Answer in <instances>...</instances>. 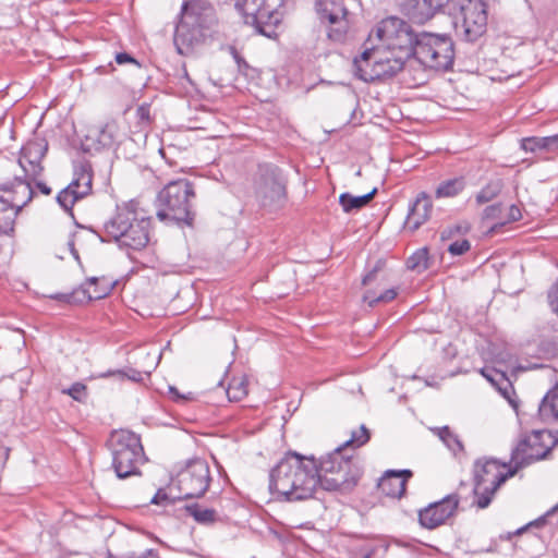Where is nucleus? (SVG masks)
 <instances>
[{
    "label": "nucleus",
    "instance_id": "obj_8",
    "mask_svg": "<svg viewBox=\"0 0 558 558\" xmlns=\"http://www.w3.org/2000/svg\"><path fill=\"white\" fill-rule=\"evenodd\" d=\"M35 180L23 173L0 182V233L10 234L14 231L19 213L34 196L32 181Z\"/></svg>",
    "mask_w": 558,
    "mask_h": 558
},
{
    "label": "nucleus",
    "instance_id": "obj_30",
    "mask_svg": "<svg viewBox=\"0 0 558 558\" xmlns=\"http://www.w3.org/2000/svg\"><path fill=\"white\" fill-rule=\"evenodd\" d=\"M465 186L466 182L463 177L445 180L437 186L435 196L437 198L454 197L459 195L465 189Z\"/></svg>",
    "mask_w": 558,
    "mask_h": 558
},
{
    "label": "nucleus",
    "instance_id": "obj_40",
    "mask_svg": "<svg viewBox=\"0 0 558 558\" xmlns=\"http://www.w3.org/2000/svg\"><path fill=\"white\" fill-rule=\"evenodd\" d=\"M546 136L527 137L521 141V148L525 151L546 150Z\"/></svg>",
    "mask_w": 558,
    "mask_h": 558
},
{
    "label": "nucleus",
    "instance_id": "obj_29",
    "mask_svg": "<svg viewBox=\"0 0 558 558\" xmlns=\"http://www.w3.org/2000/svg\"><path fill=\"white\" fill-rule=\"evenodd\" d=\"M184 500L180 492L177 490L173 478L167 487L159 488L150 499V504L157 506H170L177 501Z\"/></svg>",
    "mask_w": 558,
    "mask_h": 558
},
{
    "label": "nucleus",
    "instance_id": "obj_5",
    "mask_svg": "<svg viewBox=\"0 0 558 558\" xmlns=\"http://www.w3.org/2000/svg\"><path fill=\"white\" fill-rule=\"evenodd\" d=\"M195 197L194 186L186 179L169 182L157 195V217L177 223L192 226L195 213L191 199Z\"/></svg>",
    "mask_w": 558,
    "mask_h": 558
},
{
    "label": "nucleus",
    "instance_id": "obj_42",
    "mask_svg": "<svg viewBox=\"0 0 558 558\" xmlns=\"http://www.w3.org/2000/svg\"><path fill=\"white\" fill-rule=\"evenodd\" d=\"M504 206L501 203H496L484 208L482 214L483 220H504L502 217Z\"/></svg>",
    "mask_w": 558,
    "mask_h": 558
},
{
    "label": "nucleus",
    "instance_id": "obj_6",
    "mask_svg": "<svg viewBox=\"0 0 558 558\" xmlns=\"http://www.w3.org/2000/svg\"><path fill=\"white\" fill-rule=\"evenodd\" d=\"M497 459H478L473 465V505L478 509L487 508L498 488L518 473V468L509 466Z\"/></svg>",
    "mask_w": 558,
    "mask_h": 558
},
{
    "label": "nucleus",
    "instance_id": "obj_17",
    "mask_svg": "<svg viewBox=\"0 0 558 558\" xmlns=\"http://www.w3.org/2000/svg\"><path fill=\"white\" fill-rule=\"evenodd\" d=\"M450 0H397L400 11L415 23L423 24L445 11Z\"/></svg>",
    "mask_w": 558,
    "mask_h": 558
},
{
    "label": "nucleus",
    "instance_id": "obj_7",
    "mask_svg": "<svg viewBox=\"0 0 558 558\" xmlns=\"http://www.w3.org/2000/svg\"><path fill=\"white\" fill-rule=\"evenodd\" d=\"M116 475L123 480L140 475L138 464L145 461L141 438L129 429L113 430L107 441Z\"/></svg>",
    "mask_w": 558,
    "mask_h": 558
},
{
    "label": "nucleus",
    "instance_id": "obj_37",
    "mask_svg": "<svg viewBox=\"0 0 558 558\" xmlns=\"http://www.w3.org/2000/svg\"><path fill=\"white\" fill-rule=\"evenodd\" d=\"M480 373L483 377H485L493 386L501 390V385L507 384L510 385L505 372L496 369L494 367H483L480 369Z\"/></svg>",
    "mask_w": 558,
    "mask_h": 558
},
{
    "label": "nucleus",
    "instance_id": "obj_51",
    "mask_svg": "<svg viewBox=\"0 0 558 558\" xmlns=\"http://www.w3.org/2000/svg\"><path fill=\"white\" fill-rule=\"evenodd\" d=\"M37 187L45 195H49L51 193V189L44 182H37Z\"/></svg>",
    "mask_w": 558,
    "mask_h": 558
},
{
    "label": "nucleus",
    "instance_id": "obj_44",
    "mask_svg": "<svg viewBox=\"0 0 558 558\" xmlns=\"http://www.w3.org/2000/svg\"><path fill=\"white\" fill-rule=\"evenodd\" d=\"M471 248L469 240L463 239L454 241L448 246V252L453 256H460L466 253Z\"/></svg>",
    "mask_w": 558,
    "mask_h": 558
},
{
    "label": "nucleus",
    "instance_id": "obj_1",
    "mask_svg": "<svg viewBox=\"0 0 558 558\" xmlns=\"http://www.w3.org/2000/svg\"><path fill=\"white\" fill-rule=\"evenodd\" d=\"M360 477V468L339 450L323 457L318 465L314 459L290 451L271 469L269 490L281 500L302 501L312 498L318 485L328 492L348 494Z\"/></svg>",
    "mask_w": 558,
    "mask_h": 558
},
{
    "label": "nucleus",
    "instance_id": "obj_9",
    "mask_svg": "<svg viewBox=\"0 0 558 558\" xmlns=\"http://www.w3.org/2000/svg\"><path fill=\"white\" fill-rule=\"evenodd\" d=\"M412 56L423 65L434 70H449L454 60V45L450 36L422 33L416 34L410 25Z\"/></svg>",
    "mask_w": 558,
    "mask_h": 558
},
{
    "label": "nucleus",
    "instance_id": "obj_47",
    "mask_svg": "<svg viewBox=\"0 0 558 558\" xmlns=\"http://www.w3.org/2000/svg\"><path fill=\"white\" fill-rule=\"evenodd\" d=\"M114 59L118 64L132 63L137 66H141L140 62L128 52H119L116 54Z\"/></svg>",
    "mask_w": 558,
    "mask_h": 558
},
{
    "label": "nucleus",
    "instance_id": "obj_50",
    "mask_svg": "<svg viewBox=\"0 0 558 558\" xmlns=\"http://www.w3.org/2000/svg\"><path fill=\"white\" fill-rule=\"evenodd\" d=\"M169 392L172 395L173 400L175 401H184L187 400V398L183 395H181L175 387L170 386Z\"/></svg>",
    "mask_w": 558,
    "mask_h": 558
},
{
    "label": "nucleus",
    "instance_id": "obj_31",
    "mask_svg": "<svg viewBox=\"0 0 558 558\" xmlns=\"http://www.w3.org/2000/svg\"><path fill=\"white\" fill-rule=\"evenodd\" d=\"M185 509L201 524H213L217 521V512L214 509L203 508L198 504L187 505Z\"/></svg>",
    "mask_w": 558,
    "mask_h": 558
},
{
    "label": "nucleus",
    "instance_id": "obj_28",
    "mask_svg": "<svg viewBox=\"0 0 558 558\" xmlns=\"http://www.w3.org/2000/svg\"><path fill=\"white\" fill-rule=\"evenodd\" d=\"M376 193V187H374L369 193L361 196H353L350 193H342L339 196V203L344 213H351L353 210L365 207L374 198Z\"/></svg>",
    "mask_w": 558,
    "mask_h": 558
},
{
    "label": "nucleus",
    "instance_id": "obj_55",
    "mask_svg": "<svg viewBox=\"0 0 558 558\" xmlns=\"http://www.w3.org/2000/svg\"><path fill=\"white\" fill-rule=\"evenodd\" d=\"M523 530H524V527H522V529H518V530H517V532H515V534H520V533H522V532H523Z\"/></svg>",
    "mask_w": 558,
    "mask_h": 558
},
{
    "label": "nucleus",
    "instance_id": "obj_11",
    "mask_svg": "<svg viewBox=\"0 0 558 558\" xmlns=\"http://www.w3.org/2000/svg\"><path fill=\"white\" fill-rule=\"evenodd\" d=\"M254 194L264 208L276 210L287 202V179L282 170L274 163H262L254 174Z\"/></svg>",
    "mask_w": 558,
    "mask_h": 558
},
{
    "label": "nucleus",
    "instance_id": "obj_48",
    "mask_svg": "<svg viewBox=\"0 0 558 558\" xmlns=\"http://www.w3.org/2000/svg\"><path fill=\"white\" fill-rule=\"evenodd\" d=\"M545 144H546L547 151H557L558 150V133L550 135V136H546Z\"/></svg>",
    "mask_w": 558,
    "mask_h": 558
},
{
    "label": "nucleus",
    "instance_id": "obj_34",
    "mask_svg": "<svg viewBox=\"0 0 558 558\" xmlns=\"http://www.w3.org/2000/svg\"><path fill=\"white\" fill-rule=\"evenodd\" d=\"M439 438L444 441V444L448 447L450 451L454 454L463 451L462 441L459 437L448 427L442 426L435 429Z\"/></svg>",
    "mask_w": 558,
    "mask_h": 558
},
{
    "label": "nucleus",
    "instance_id": "obj_2",
    "mask_svg": "<svg viewBox=\"0 0 558 558\" xmlns=\"http://www.w3.org/2000/svg\"><path fill=\"white\" fill-rule=\"evenodd\" d=\"M375 34L381 45L365 49L353 60L354 75L366 83L393 77L412 57L410 24L397 16L384 19Z\"/></svg>",
    "mask_w": 558,
    "mask_h": 558
},
{
    "label": "nucleus",
    "instance_id": "obj_56",
    "mask_svg": "<svg viewBox=\"0 0 558 558\" xmlns=\"http://www.w3.org/2000/svg\"><path fill=\"white\" fill-rule=\"evenodd\" d=\"M364 558H371V555H369V554H367Z\"/></svg>",
    "mask_w": 558,
    "mask_h": 558
},
{
    "label": "nucleus",
    "instance_id": "obj_19",
    "mask_svg": "<svg viewBox=\"0 0 558 558\" xmlns=\"http://www.w3.org/2000/svg\"><path fill=\"white\" fill-rule=\"evenodd\" d=\"M180 20L208 31L216 22L215 9L207 0H187L182 4Z\"/></svg>",
    "mask_w": 558,
    "mask_h": 558
},
{
    "label": "nucleus",
    "instance_id": "obj_26",
    "mask_svg": "<svg viewBox=\"0 0 558 558\" xmlns=\"http://www.w3.org/2000/svg\"><path fill=\"white\" fill-rule=\"evenodd\" d=\"M538 417L546 424H558V384L543 397L538 405Z\"/></svg>",
    "mask_w": 558,
    "mask_h": 558
},
{
    "label": "nucleus",
    "instance_id": "obj_33",
    "mask_svg": "<svg viewBox=\"0 0 558 558\" xmlns=\"http://www.w3.org/2000/svg\"><path fill=\"white\" fill-rule=\"evenodd\" d=\"M430 266L427 247L416 250L407 260V267L418 274L425 271Z\"/></svg>",
    "mask_w": 558,
    "mask_h": 558
},
{
    "label": "nucleus",
    "instance_id": "obj_22",
    "mask_svg": "<svg viewBox=\"0 0 558 558\" xmlns=\"http://www.w3.org/2000/svg\"><path fill=\"white\" fill-rule=\"evenodd\" d=\"M205 36L206 31L180 20L175 26L173 44L178 53L187 56L203 43Z\"/></svg>",
    "mask_w": 558,
    "mask_h": 558
},
{
    "label": "nucleus",
    "instance_id": "obj_57",
    "mask_svg": "<svg viewBox=\"0 0 558 558\" xmlns=\"http://www.w3.org/2000/svg\"><path fill=\"white\" fill-rule=\"evenodd\" d=\"M107 558H116V557H113V556H111V555H110V556H108Z\"/></svg>",
    "mask_w": 558,
    "mask_h": 558
},
{
    "label": "nucleus",
    "instance_id": "obj_12",
    "mask_svg": "<svg viewBox=\"0 0 558 558\" xmlns=\"http://www.w3.org/2000/svg\"><path fill=\"white\" fill-rule=\"evenodd\" d=\"M447 8L465 40L475 41L486 32L487 5L483 0H450Z\"/></svg>",
    "mask_w": 558,
    "mask_h": 558
},
{
    "label": "nucleus",
    "instance_id": "obj_16",
    "mask_svg": "<svg viewBox=\"0 0 558 558\" xmlns=\"http://www.w3.org/2000/svg\"><path fill=\"white\" fill-rule=\"evenodd\" d=\"M458 505V495H448L440 501L430 504L426 508L420 510L418 521L423 527L428 530L436 529L444 524L446 520L454 513Z\"/></svg>",
    "mask_w": 558,
    "mask_h": 558
},
{
    "label": "nucleus",
    "instance_id": "obj_13",
    "mask_svg": "<svg viewBox=\"0 0 558 558\" xmlns=\"http://www.w3.org/2000/svg\"><path fill=\"white\" fill-rule=\"evenodd\" d=\"M173 481L184 500L201 498L211 483L209 465L204 459H192L178 472Z\"/></svg>",
    "mask_w": 558,
    "mask_h": 558
},
{
    "label": "nucleus",
    "instance_id": "obj_32",
    "mask_svg": "<svg viewBox=\"0 0 558 558\" xmlns=\"http://www.w3.org/2000/svg\"><path fill=\"white\" fill-rule=\"evenodd\" d=\"M504 183L500 179L490 180L481 191L476 194L475 201L478 205L488 203L496 198L502 191Z\"/></svg>",
    "mask_w": 558,
    "mask_h": 558
},
{
    "label": "nucleus",
    "instance_id": "obj_39",
    "mask_svg": "<svg viewBox=\"0 0 558 558\" xmlns=\"http://www.w3.org/2000/svg\"><path fill=\"white\" fill-rule=\"evenodd\" d=\"M117 376L120 379L128 378L132 381L143 380V373L134 368L109 371L102 375V377Z\"/></svg>",
    "mask_w": 558,
    "mask_h": 558
},
{
    "label": "nucleus",
    "instance_id": "obj_20",
    "mask_svg": "<svg viewBox=\"0 0 558 558\" xmlns=\"http://www.w3.org/2000/svg\"><path fill=\"white\" fill-rule=\"evenodd\" d=\"M384 267L385 260L378 259L374 267L362 279V284L367 288L363 295V300L369 307H374L381 303H389L398 295V291L395 288L387 289L379 294L371 288L374 282H381L385 279Z\"/></svg>",
    "mask_w": 558,
    "mask_h": 558
},
{
    "label": "nucleus",
    "instance_id": "obj_21",
    "mask_svg": "<svg viewBox=\"0 0 558 558\" xmlns=\"http://www.w3.org/2000/svg\"><path fill=\"white\" fill-rule=\"evenodd\" d=\"M47 149V143L39 140L29 141L21 148L19 165L26 177L32 179L40 177L44 170L40 162Z\"/></svg>",
    "mask_w": 558,
    "mask_h": 558
},
{
    "label": "nucleus",
    "instance_id": "obj_45",
    "mask_svg": "<svg viewBox=\"0 0 558 558\" xmlns=\"http://www.w3.org/2000/svg\"><path fill=\"white\" fill-rule=\"evenodd\" d=\"M231 53H232V57L234 59V61L236 62L238 64V69L239 71L248 76L250 75V72L253 71V69L251 68V65L245 61V59L236 51L235 48H231Z\"/></svg>",
    "mask_w": 558,
    "mask_h": 558
},
{
    "label": "nucleus",
    "instance_id": "obj_3",
    "mask_svg": "<svg viewBox=\"0 0 558 558\" xmlns=\"http://www.w3.org/2000/svg\"><path fill=\"white\" fill-rule=\"evenodd\" d=\"M150 223V217L132 201L117 207L116 214L104 223V233L120 247L138 251L149 242Z\"/></svg>",
    "mask_w": 558,
    "mask_h": 558
},
{
    "label": "nucleus",
    "instance_id": "obj_35",
    "mask_svg": "<svg viewBox=\"0 0 558 558\" xmlns=\"http://www.w3.org/2000/svg\"><path fill=\"white\" fill-rule=\"evenodd\" d=\"M98 281L97 277H90L83 284V293L87 300H99L109 293L110 289L108 287H98Z\"/></svg>",
    "mask_w": 558,
    "mask_h": 558
},
{
    "label": "nucleus",
    "instance_id": "obj_27",
    "mask_svg": "<svg viewBox=\"0 0 558 558\" xmlns=\"http://www.w3.org/2000/svg\"><path fill=\"white\" fill-rule=\"evenodd\" d=\"M369 439L371 432L364 424H362L357 429L352 430L350 438L345 440L342 445L337 447L335 450H339L340 454L343 458L351 459L359 468H361L355 456H347L343 453V451L348 449H357L367 444ZM360 470L362 471V469Z\"/></svg>",
    "mask_w": 558,
    "mask_h": 558
},
{
    "label": "nucleus",
    "instance_id": "obj_41",
    "mask_svg": "<svg viewBox=\"0 0 558 558\" xmlns=\"http://www.w3.org/2000/svg\"><path fill=\"white\" fill-rule=\"evenodd\" d=\"M87 388L82 383H74L71 387L63 389L62 393L69 395L75 401L84 402L87 398Z\"/></svg>",
    "mask_w": 558,
    "mask_h": 558
},
{
    "label": "nucleus",
    "instance_id": "obj_43",
    "mask_svg": "<svg viewBox=\"0 0 558 558\" xmlns=\"http://www.w3.org/2000/svg\"><path fill=\"white\" fill-rule=\"evenodd\" d=\"M469 229L470 228L466 225L465 226H462V225L449 226L440 232V239H441V241L449 240V239L453 238L454 234L466 233L469 231Z\"/></svg>",
    "mask_w": 558,
    "mask_h": 558
},
{
    "label": "nucleus",
    "instance_id": "obj_52",
    "mask_svg": "<svg viewBox=\"0 0 558 558\" xmlns=\"http://www.w3.org/2000/svg\"><path fill=\"white\" fill-rule=\"evenodd\" d=\"M126 558H159L157 554H155L153 550H147L144 555L140 557H126Z\"/></svg>",
    "mask_w": 558,
    "mask_h": 558
},
{
    "label": "nucleus",
    "instance_id": "obj_23",
    "mask_svg": "<svg viewBox=\"0 0 558 558\" xmlns=\"http://www.w3.org/2000/svg\"><path fill=\"white\" fill-rule=\"evenodd\" d=\"M119 126L117 121L110 120L104 125L93 129L86 136V142H90L88 149H110L119 142Z\"/></svg>",
    "mask_w": 558,
    "mask_h": 558
},
{
    "label": "nucleus",
    "instance_id": "obj_46",
    "mask_svg": "<svg viewBox=\"0 0 558 558\" xmlns=\"http://www.w3.org/2000/svg\"><path fill=\"white\" fill-rule=\"evenodd\" d=\"M136 117L141 123L148 124L150 122V106L142 104L136 109Z\"/></svg>",
    "mask_w": 558,
    "mask_h": 558
},
{
    "label": "nucleus",
    "instance_id": "obj_18",
    "mask_svg": "<svg viewBox=\"0 0 558 558\" xmlns=\"http://www.w3.org/2000/svg\"><path fill=\"white\" fill-rule=\"evenodd\" d=\"M316 11L322 21H328L331 25H339L328 32L332 40H341L347 28L348 10L342 0H317Z\"/></svg>",
    "mask_w": 558,
    "mask_h": 558
},
{
    "label": "nucleus",
    "instance_id": "obj_4",
    "mask_svg": "<svg viewBox=\"0 0 558 558\" xmlns=\"http://www.w3.org/2000/svg\"><path fill=\"white\" fill-rule=\"evenodd\" d=\"M150 223V217L132 201L117 207L116 214L104 223V233L120 247L138 251L149 242Z\"/></svg>",
    "mask_w": 558,
    "mask_h": 558
},
{
    "label": "nucleus",
    "instance_id": "obj_36",
    "mask_svg": "<svg viewBox=\"0 0 558 558\" xmlns=\"http://www.w3.org/2000/svg\"><path fill=\"white\" fill-rule=\"evenodd\" d=\"M226 393L230 401L242 400L247 395L246 380L244 378L233 379L226 389Z\"/></svg>",
    "mask_w": 558,
    "mask_h": 558
},
{
    "label": "nucleus",
    "instance_id": "obj_49",
    "mask_svg": "<svg viewBox=\"0 0 558 558\" xmlns=\"http://www.w3.org/2000/svg\"><path fill=\"white\" fill-rule=\"evenodd\" d=\"M52 299H56V300H59V301H62L65 303H72L74 300V294L73 293H61V294L53 295Z\"/></svg>",
    "mask_w": 558,
    "mask_h": 558
},
{
    "label": "nucleus",
    "instance_id": "obj_38",
    "mask_svg": "<svg viewBox=\"0 0 558 558\" xmlns=\"http://www.w3.org/2000/svg\"><path fill=\"white\" fill-rule=\"evenodd\" d=\"M521 218H522L521 209L517 205L513 204L509 207L506 218L501 221L494 223L489 228L488 233L489 234L497 233L507 223L519 221Z\"/></svg>",
    "mask_w": 558,
    "mask_h": 558
},
{
    "label": "nucleus",
    "instance_id": "obj_10",
    "mask_svg": "<svg viewBox=\"0 0 558 558\" xmlns=\"http://www.w3.org/2000/svg\"><path fill=\"white\" fill-rule=\"evenodd\" d=\"M284 0H236L235 10L246 25L267 38L277 36V27L283 20Z\"/></svg>",
    "mask_w": 558,
    "mask_h": 558
},
{
    "label": "nucleus",
    "instance_id": "obj_24",
    "mask_svg": "<svg viewBox=\"0 0 558 558\" xmlns=\"http://www.w3.org/2000/svg\"><path fill=\"white\" fill-rule=\"evenodd\" d=\"M412 476L410 470H388L378 482V489L386 496L401 498L407 489V482Z\"/></svg>",
    "mask_w": 558,
    "mask_h": 558
},
{
    "label": "nucleus",
    "instance_id": "obj_53",
    "mask_svg": "<svg viewBox=\"0 0 558 558\" xmlns=\"http://www.w3.org/2000/svg\"><path fill=\"white\" fill-rule=\"evenodd\" d=\"M558 511V504L553 507L549 511H547L546 515H550L553 514L554 512H557Z\"/></svg>",
    "mask_w": 558,
    "mask_h": 558
},
{
    "label": "nucleus",
    "instance_id": "obj_14",
    "mask_svg": "<svg viewBox=\"0 0 558 558\" xmlns=\"http://www.w3.org/2000/svg\"><path fill=\"white\" fill-rule=\"evenodd\" d=\"M545 436L550 438V435L545 430H533L531 434L523 436L511 451L510 463L519 471L533 462L545 459L557 442L555 440L551 446H546L544 444Z\"/></svg>",
    "mask_w": 558,
    "mask_h": 558
},
{
    "label": "nucleus",
    "instance_id": "obj_25",
    "mask_svg": "<svg viewBox=\"0 0 558 558\" xmlns=\"http://www.w3.org/2000/svg\"><path fill=\"white\" fill-rule=\"evenodd\" d=\"M433 203L426 192H421L411 204L404 222V227L411 231L417 230L430 217Z\"/></svg>",
    "mask_w": 558,
    "mask_h": 558
},
{
    "label": "nucleus",
    "instance_id": "obj_54",
    "mask_svg": "<svg viewBox=\"0 0 558 558\" xmlns=\"http://www.w3.org/2000/svg\"><path fill=\"white\" fill-rule=\"evenodd\" d=\"M4 460L9 457V448H3Z\"/></svg>",
    "mask_w": 558,
    "mask_h": 558
},
{
    "label": "nucleus",
    "instance_id": "obj_15",
    "mask_svg": "<svg viewBox=\"0 0 558 558\" xmlns=\"http://www.w3.org/2000/svg\"><path fill=\"white\" fill-rule=\"evenodd\" d=\"M93 171L87 161H82L74 167L72 182L57 195L58 204L71 216L74 204L92 192Z\"/></svg>",
    "mask_w": 558,
    "mask_h": 558
}]
</instances>
